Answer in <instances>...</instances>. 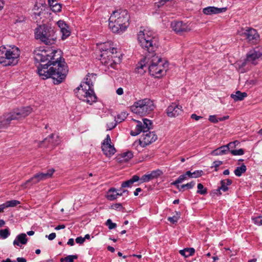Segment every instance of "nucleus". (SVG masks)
Returning <instances> with one entry per match:
<instances>
[{"instance_id":"obj_6","label":"nucleus","mask_w":262,"mask_h":262,"mask_svg":"<svg viewBox=\"0 0 262 262\" xmlns=\"http://www.w3.org/2000/svg\"><path fill=\"white\" fill-rule=\"evenodd\" d=\"M19 56L20 50L15 46L9 49L0 48V63L4 66L16 65L19 60Z\"/></svg>"},{"instance_id":"obj_36","label":"nucleus","mask_w":262,"mask_h":262,"mask_svg":"<svg viewBox=\"0 0 262 262\" xmlns=\"http://www.w3.org/2000/svg\"><path fill=\"white\" fill-rule=\"evenodd\" d=\"M181 213L179 211H176V214L172 216L167 218V220L173 224H176L180 218Z\"/></svg>"},{"instance_id":"obj_13","label":"nucleus","mask_w":262,"mask_h":262,"mask_svg":"<svg viewBox=\"0 0 262 262\" xmlns=\"http://www.w3.org/2000/svg\"><path fill=\"white\" fill-rule=\"evenodd\" d=\"M262 56V48L257 47L250 50L246 55L247 60L253 64L257 63L256 60Z\"/></svg>"},{"instance_id":"obj_18","label":"nucleus","mask_w":262,"mask_h":262,"mask_svg":"<svg viewBox=\"0 0 262 262\" xmlns=\"http://www.w3.org/2000/svg\"><path fill=\"white\" fill-rule=\"evenodd\" d=\"M57 25L62 33L61 39L64 40L71 34L69 26L63 20H60L57 22Z\"/></svg>"},{"instance_id":"obj_46","label":"nucleus","mask_w":262,"mask_h":262,"mask_svg":"<svg viewBox=\"0 0 262 262\" xmlns=\"http://www.w3.org/2000/svg\"><path fill=\"white\" fill-rule=\"evenodd\" d=\"M106 225L108 226V229L110 230L115 228L117 226L116 224L113 223L111 219H108L106 221Z\"/></svg>"},{"instance_id":"obj_49","label":"nucleus","mask_w":262,"mask_h":262,"mask_svg":"<svg viewBox=\"0 0 262 262\" xmlns=\"http://www.w3.org/2000/svg\"><path fill=\"white\" fill-rule=\"evenodd\" d=\"M225 146H226L228 152H231V150H234V148L236 147L235 145L234 144V143H233L232 142L229 143L228 144L225 145Z\"/></svg>"},{"instance_id":"obj_54","label":"nucleus","mask_w":262,"mask_h":262,"mask_svg":"<svg viewBox=\"0 0 262 262\" xmlns=\"http://www.w3.org/2000/svg\"><path fill=\"white\" fill-rule=\"evenodd\" d=\"M117 123H110V124H107V126H108V129L107 130H110L112 129H113L114 128H115L117 125Z\"/></svg>"},{"instance_id":"obj_61","label":"nucleus","mask_w":262,"mask_h":262,"mask_svg":"<svg viewBox=\"0 0 262 262\" xmlns=\"http://www.w3.org/2000/svg\"><path fill=\"white\" fill-rule=\"evenodd\" d=\"M229 118V116H224L223 117L219 118V120H220V121H223L224 120L228 119Z\"/></svg>"},{"instance_id":"obj_56","label":"nucleus","mask_w":262,"mask_h":262,"mask_svg":"<svg viewBox=\"0 0 262 262\" xmlns=\"http://www.w3.org/2000/svg\"><path fill=\"white\" fill-rule=\"evenodd\" d=\"M116 93L119 95H121L123 94V90L122 88H118L117 91Z\"/></svg>"},{"instance_id":"obj_1","label":"nucleus","mask_w":262,"mask_h":262,"mask_svg":"<svg viewBox=\"0 0 262 262\" xmlns=\"http://www.w3.org/2000/svg\"><path fill=\"white\" fill-rule=\"evenodd\" d=\"M61 51L47 48L34 50V59L39 63L37 73L42 79L51 78L54 84H59L66 79L68 73L64 59L61 57Z\"/></svg>"},{"instance_id":"obj_4","label":"nucleus","mask_w":262,"mask_h":262,"mask_svg":"<svg viewBox=\"0 0 262 262\" xmlns=\"http://www.w3.org/2000/svg\"><path fill=\"white\" fill-rule=\"evenodd\" d=\"M101 52L100 60L102 64L108 69H116L117 65L121 61L117 48L113 47L112 42L100 43L99 47Z\"/></svg>"},{"instance_id":"obj_51","label":"nucleus","mask_w":262,"mask_h":262,"mask_svg":"<svg viewBox=\"0 0 262 262\" xmlns=\"http://www.w3.org/2000/svg\"><path fill=\"white\" fill-rule=\"evenodd\" d=\"M75 241H76V243L79 244H82L85 242L84 238H83L82 236L77 237L75 239Z\"/></svg>"},{"instance_id":"obj_9","label":"nucleus","mask_w":262,"mask_h":262,"mask_svg":"<svg viewBox=\"0 0 262 262\" xmlns=\"http://www.w3.org/2000/svg\"><path fill=\"white\" fill-rule=\"evenodd\" d=\"M55 170L53 168H51L48 170L47 172H40L35 174L33 177L28 180L24 184V187H27L28 185H30L37 184L39 182L45 180L48 178H51Z\"/></svg>"},{"instance_id":"obj_53","label":"nucleus","mask_w":262,"mask_h":262,"mask_svg":"<svg viewBox=\"0 0 262 262\" xmlns=\"http://www.w3.org/2000/svg\"><path fill=\"white\" fill-rule=\"evenodd\" d=\"M202 118V117L200 116H198V115H196L195 114H192L191 115V118L192 119H194L196 121L199 120L200 119H201Z\"/></svg>"},{"instance_id":"obj_21","label":"nucleus","mask_w":262,"mask_h":262,"mask_svg":"<svg viewBox=\"0 0 262 262\" xmlns=\"http://www.w3.org/2000/svg\"><path fill=\"white\" fill-rule=\"evenodd\" d=\"M42 142L47 143V147L53 148L59 144L60 141L58 136H56V138L54 139V135L52 134L45 139Z\"/></svg>"},{"instance_id":"obj_31","label":"nucleus","mask_w":262,"mask_h":262,"mask_svg":"<svg viewBox=\"0 0 262 262\" xmlns=\"http://www.w3.org/2000/svg\"><path fill=\"white\" fill-rule=\"evenodd\" d=\"M186 172V175H187L188 178H198L203 176L204 173V171L202 170H195L193 172H191L190 171H187Z\"/></svg>"},{"instance_id":"obj_12","label":"nucleus","mask_w":262,"mask_h":262,"mask_svg":"<svg viewBox=\"0 0 262 262\" xmlns=\"http://www.w3.org/2000/svg\"><path fill=\"white\" fill-rule=\"evenodd\" d=\"M157 139V136L154 132H143L142 137L139 140V144L142 147H145L151 143L155 142Z\"/></svg>"},{"instance_id":"obj_24","label":"nucleus","mask_w":262,"mask_h":262,"mask_svg":"<svg viewBox=\"0 0 262 262\" xmlns=\"http://www.w3.org/2000/svg\"><path fill=\"white\" fill-rule=\"evenodd\" d=\"M116 189L115 188H111L107 191L106 198L108 200L113 201L116 199L118 196L122 195V193H116Z\"/></svg>"},{"instance_id":"obj_55","label":"nucleus","mask_w":262,"mask_h":262,"mask_svg":"<svg viewBox=\"0 0 262 262\" xmlns=\"http://www.w3.org/2000/svg\"><path fill=\"white\" fill-rule=\"evenodd\" d=\"M5 208H7V206L5 203L0 205V213L3 212Z\"/></svg>"},{"instance_id":"obj_44","label":"nucleus","mask_w":262,"mask_h":262,"mask_svg":"<svg viewBox=\"0 0 262 262\" xmlns=\"http://www.w3.org/2000/svg\"><path fill=\"white\" fill-rule=\"evenodd\" d=\"M252 220L253 222L258 226L262 225V216H258L256 217H252Z\"/></svg>"},{"instance_id":"obj_40","label":"nucleus","mask_w":262,"mask_h":262,"mask_svg":"<svg viewBox=\"0 0 262 262\" xmlns=\"http://www.w3.org/2000/svg\"><path fill=\"white\" fill-rule=\"evenodd\" d=\"M197 193L201 195H206L207 193V189L204 187L202 184L199 183L197 185Z\"/></svg>"},{"instance_id":"obj_26","label":"nucleus","mask_w":262,"mask_h":262,"mask_svg":"<svg viewBox=\"0 0 262 262\" xmlns=\"http://www.w3.org/2000/svg\"><path fill=\"white\" fill-rule=\"evenodd\" d=\"M248 95L246 92H242L240 91H236L235 93L232 94L231 95V97L235 101H242L245 98L247 97Z\"/></svg>"},{"instance_id":"obj_38","label":"nucleus","mask_w":262,"mask_h":262,"mask_svg":"<svg viewBox=\"0 0 262 262\" xmlns=\"http://www.w3.org/2000/svg\"><path fill=\"white\" fill-rule=\"evenodd\" d=\"M51 9L54 12H59L61 10V5L59 3H55L53 4H49Z\"/></svg>"},{"instance_id":"obj_63","label":"nucleus","mask_w":262,"mask_h":262,"mask_svg":"<svg viewBox=\"0 0 262 262\" xmlns=\"http://www.w3.org/2000/svg\"><path fill=\"white\" fill-rule=\"evenodd\" d=\"M4 6V3L3 0H0V10H1Z\"/></svg>"},{"instance_id":"obj_57","label":"nucleus","mask_w":262,"mask_h":262,"mask_svg":"<svg viewBox=\"0 0 262 262\" xmlns=\"http://www.w3.org/2000/svg\"><path fill=\"white\" fill-rule=\"evenodd\" d=\"M67 244L71 246H72L73 245H74V240L73 238H70L67 243Z\"/></svg>"},{"instance_id":"obj_2","label":"nucleus","mask_w":262,"mask_h":262,"mask_svg":"<svg viewBox=\"0 0 262 262\" xmlns=\"http://www.w3.org/2000/svg\"><path fill=\"white\" fill-rule=\"evenodd\" d=\"M139 43L142 48L148 54L139 63L137 69L143 70L147 68L149 74L155 78H160L166 74L168 62L157 55L155 52L159 46V37L151 31L144 30L138 35Z\"/></svg>"},{"instance_id":"obj_17","label":"nucleus","mask_w":262,"mask_h":262,"mask_svg":"<svg viewBox=\"0 0 262 262\" xmlns=\"http://www.w3.org/2000/svg\"><path fill=\"white\" fill-rule=\"evenodd\" d=\"M11 113L5 114L0 117V132L8 127L12 120H14Z\"/></svg>"},{"instance_id":"obj_43","label":"nucleus","mask_w":262,"mask_h":262,"mask_svg":"<svg viewBox=\"0 0 262 262\" xmlns=\"http://www.w3.org/2000/svg\"><path fill=\"white\" fill-rule=\"evenodd\" d=\"M195 185V183L194 181H191L189 183H188L186 184H183L181 186V188H178L179 190L180 191H181V189H183L184 188H187V189H191Z\"/></svg>"},{"instance_id":"obj_25","label":"nucleus","mask_w":262,"mask_h":262,"mask_svg":"<svg viewBox=\"0 0 262 262\" xmlns=\"http://www.w3.org/2000/svg\"><path fill=\"white\" fill-rule=\"evenodd\" d=\"M139 180L140 179L138 176L134 175L129 180L123 182L121 184V187H130L135 182H138Z\"/></svg>"},{"instance_id":"obj_47","label":"nucleus","mask_w":262,"mask_h":262,"mask_svg":"<svg viewBox=\"0 0 262 262\" xmlns=\"http://www.w3.org/2000/svg\"><path fill=\"white\" fill-rule=\"evenodd\" d=\"M111 208L115 209V210H118L119 211L124 209V208L123 207V206L122 205V204H121V203L113 204L111 206Z\"/></svg>"},{"instance_id":"obj_58","label":"nucleus","mask_w":262,"mask_h":262,"mask_svg":"<svg viewBox=\"0 0 262 262\" xmlns=\"http://www.w3.org/2000/svg\"><path fill=\"white\" fill-rule=\"evenodd\" d=\"M66 227V226L63 224L62 225H59L58 226H56L55 228V230H58L62 229H64Z\"/></svg>"},{"instance_id":"obj_48","label":"nucleus","mask_w":262,"mask_h":262,"mask_svg":"<svg viewBox=\"0 0 262 262\" xmlns=\"http://www.w3.org/2000/svg\"><path fill=\"white\" fill-rule=\"evenodd\" d=\"M208 120L213 123H217L220 121L219 118H217L216 115H210Z\"/></svg>"},{"instance_id":"obj_29","label":"nucleus","mask_w":262,"mask_h":262,"mask_svg":"<svg viewBox=\"0 0 262 262\" xmlns=\"http://www.w3.org/2000/svg\"><path fill=\"white\" fill-rule=\"evenodd\" d=\"M137 123V124L136 126V129L135 130H132L130 132V135L132 136H136L138 135L140 133H143V126L142 125V123L141 121L138 120H134Z\"/></svg>"},{"instance_id":"obj_64","label":"nucleus","mask_w":262,"mask_h":262,"mask_svg":"<svg viewBox=\"0 0 262 262\" xmlns=\"http://www.w3.org/2000/svg\"><path fill=\"white\" fill-rule=\"evenodd\" d=\"M27 234L29 236H32L34 234V231L32 230L29 231L27 232Z\"/></svg>"},{"instance_id":"obj_34","label":"nucleus","mask_w":262,"mask_h":262,"mask_svg":"<svg viewBox=\"0 0 262 262\" xmlns=\"http://www.w3.org/2000/svg\"><path fill=\"white\" fill-rule=\"evenodd\" d=\"M128 114L126 112H122L118 114L115 117V121L117 123H119L123 121L127 117Z\"/></svg>"},{"instance_id":"obj_22","label":"nucleus","mask_w":262,"mask_h":262,"mask_svg":"<svg viewBox=\"0 0 262 262\" xmlns=\"http://www.w3.org/2000/svg\"><path fill=\"white\" fill-rule=\"evenodd\" d=\"M232 183V181L231 179L222 180L220 182L221 186L216 189V191H219V195H221V190L223 192L227 191L229 190L228 186L231 185Z\"/></svg>"},{"instance_id":"obj_60","label":"nucleus","mask_w":262,"mask_h":262,"mask_svg":"<svg viewBox=\"0 0 262 262\" xmlns=\"http://www.w3.org/2000/svg\"><path fill=\"white\" fill-rule=\"evenodd\" d=\"M141 191L142 189L141 188H136L135 191H134V195L137 196L139 194V192H141Z\"/></svg>"},{"instance_id":"obj_11","label":"nucleus","mask_w":262,"mask_h":262,"mask_svg":"<svg viewBox=\"0 0 262 262\" xmlns=\"http://www.w3.org/2000/svg\"><path fill=\"white\" fill-rule=\"evenodd\" d=\"M101 149L104 155L107 157L112 156L116 151L113 145L111 144V139L109 135H107L106 138L102 143Z\"/></svg>"},{"instance_id":"obj_5","label":"nucleus","mask_w":262,"mask_h":262,"mask_svg":"<svg viewBox=\"0 0 262 262\" xmlns=\"http://www.w3.org/2000/svg\"><path fill=\"white\" fill-rule=\"evenodd\" d=\"M129 15L125 9L114 11L109 18L108 26L113 32L122 34L129 26Z\"/></svg>"},{"instance_id":"obj_16","label":"nucleus","mask_w":262,"mask_h":262,"mask_svg":"<svg viewBox=\"0 0 262 262\" xmlns=\"http://www.w3.org/2000/svg\"><path fill=\"white\" fill-rule=\"evenodd\" d=\"M243 34L247 40L251 43L256 42L259 38V35L256 30L251 28L246 29Z\"/></svg>"},{"instance_id":"obj_62","label":"nucleus","mask_w":262,"mask_h":262,"mask_svg":"<svg viewBox=\"0 0 262 262\" xmlns=\"http://www.w3.org/2000/svg\"><path fill=\"white\" fill-rule=\"evenodd\" d=\"M107 249L111 252H115V248L112 246H107Z\"/></svg>"},{"instance_id":"obj_14","label":"nucleus","mask_w":262,"mask_h":262,"mask_svg":"<svg viewBox=\"0 0 262 262\" xmlns=\"http://www.w3.org/2000/svg\"><path fill=\"white\" fill-rule=\"evenodd\" d=\"M32 111V108L30 106H26L17 109L10 113L13 118H16L15 120H19L28 116Z\"/></svg>"},{"instance_id":"obj_8","label":"nucleus","mask_w":262,"mask_h":262,"mask_svg":"<svg viewBox=\"0 0 262 262\" xmlns=\"http://www.w3.org/2000/svg\"><path fill=\"white\" fill-rule=\"evenodd\" d=\"M155 107L152 100L145 98L135 102L131 106L130 109L134 113L141 116H145L151 113Z\"/></svg>"},{"instance_id":"obj_15","label":"nucleus","mask_w":262,"mask_h":262,"mask_svg":"<svg viewBox=\"0 0 262 262\" xmlns=\"http://www.w3.org/2000/svg\"><path fill=\"white\" fill-rule=\"evenodd\" d=\"M166 111L167 115L169 117H176L183 112L182 106L176 103H172L168 106Z\"/></svg>"},{"instance_id":"obj_23","label":"nucleus","mask_w":262,"mask_h":262,"mask_svg":"<svg viewBox=\"0 0 262 262\" xmlns=\"http://www.w3.org/2000/svg\"><path fill=\"white\" fill-rule=\"evenodd\" d=\"M28 242V238L25 233H20L17 235L15 239L13 241L14 246H18L21 247L20 244L26 245Z\"/></svg>"},{"instance_id":"obj_28","label":"nucleus","mask_w":262,"mask_h":262,"mask_svg":"<svg viewBox=\"0 0 262 262\" xmlns=\"http://www.w3.org/2000/svg\"><path fill=\"white\" fill-rule=\"evenodd\" d=\"M248 62H249L246 58L245 60L239 61L236 63V67L240 73H244L247 71L245 67Z\"/></svg>"},{"instance_id":"obj_41","label":"nucleus","mask_w":262,"mask_h":262,"mask_svg":"<svg viewBox=\"0 0 262 262\" xmlns=\"http://www.w3.org/2000/svg\"><path fill=\"white\" fill-rule=\"evenodd\" d=\"M10 235L9 228L0 230V236L3 239L7 238Z\"/></svg>"},{"instance_id":"obj_19","label":"nucleus","mask_w":262,"mask_h":262,"mask_svg":"<svg viewBox=\"0 0 262 262\" xmlns=\"http://www.w3.org/2000/svg\"><path fill=\"white\" fill-rule=\"evenodd\" d=\"M163 173L162 171L160 169L152 171L150 173L145 174L143 175L140 179V183L144 182H148L149 181L157 178Z\"/></svg>"},{"instance_id":"obj_10","label":"nucleus","mask_w":262,"mask_h":262,"mask_svg":"<svg viewBox=\"0 0 262 262\" xmlns=\"http://www.w3.org/2000/svg\"><path fill=\"white\" fill-rule=\"evenodd\" d=\"M170 27L172 30L178 35H182L183 33L188 32L190 31V28L187 23L182 21H172L171 23Z\"/></svg>"},{"instance_id":"obj_50","label":"nucleus","mask_w":262,"mask_h":262,"mask_svg":"<svg viewBox=\"0 0 262 262\" xmlns=\"http://www.w3.org/2000/svg\"><path fill=\"white\" fill-rule=\"evenodd\" d=\"M223 164V162L221 161H215L212 163V166L211 167V168L214 167L215 171H217V167Z\"/></svg>"},{"instance_id":"obj_45","label":"nucleus","mask_w":262,"mask_h":262,"mask_svg":"<svg viewBox=\"0 0 262 262\" xmlns=\"http://www.w3.org/2000/svg\"><path fill=\"white\" fill-rule=\"evenodd\" d=\"M244 150L242 148L231 150V154L233 156H241L244 154Z\"/></svg>"},{"instance_id":"obj_52","label":"nucleus","mask_w":262,"mask_h":262,"mask_svg":"<svg viewBox=\"0 0 262 262\" xmlns=\"http://www.w3.org/2000/svg\"><path fill=\"white\" fill-rule=\"evenodd\" d=\"M46 237H48V239L50 241L53 240L56 237V233H51L49 235H46Z\"/></svg>"},{"instance_id":"obj_37","label":"nucleus","mask_w":262,"mask_h":262,"mask_svg":"<svg viewBox=\"0 0 262 262\" xmlns=\"http://www.w3.org/2000/svg\"><path fill=\"white\" fill-rule=\"evenodd\" d=\"M143 123H142V125L143 126V132L146 131L147 130V132L149 131V129L151 128L152 126V122L150 120H148L147 119H143Z\"/></svg>"},{"instance_id":"obj_20","label":"nucleus","mask_w":262,"mask_h":262,"mask_svg":"<svg viewBox=\"0 0 262 262\" xmlns=\"http://www.w3.org/2000/svg\"><path fill=\"white\" fill-rule=\"evenodd\" d=\"M226 10V7L219 8L214 6H208L203 9V13L205 15H211L225 12Z\"/></svg>"},{"instance_id":"obj_3","label":"nucleus","mask_w":262,"mask_h":262,"mask_svg":"<svg viewBox=\"0 0 262 262\" xmlns=\"http://www.w3.org/2000/svg\"><path fill=\"white\" fill-rule=\"evenodd\" d=\"M96 76L95 74L88 73L84 81L74 90L75 94L79 99L90 105L97 101V97L93 89V81L90 78L92 77L95 79Z\"/></svg>"},{"instance_id":"obj_35","label":"nucleus","mask_w":262,"mask_h":262,"mask_svg":"<svg viewBox=\"0 0 262 262\" xmlns=\"http://www.w3.org/2000/svg\"><path fill=\"white\" fill-rule=\"evenodd\" d=\"M120 157L122 159L121 161H128L133 157V154L131 151H127L126 152L121 153Z\"/></svg>"},{"instance_id":"obj_39","label":"nucleus","mask_w":262,"mask_h":262,"mask_svg":"<svg viewBox=\"0 0 262 262\" xmlns=\"http://www.w3.org/2000/svg\"><path fill=\"white\" fill-rule=\"evenodd\" d=\"M78 258L77 255H70L60 258V262H73L74 259Z\"/></svg>"},{"instance_id":"obj_33","label":"nucleus","mask_w":262,"mask_h":262,"mask_svg":"<svg viewBox=\"0 0 262 262\" xmlns=\"http://www.w3.org/2000/svg\"><path fill=\"white\" fill-rule=\"evenodd\" d=\"M247 168L244 164H242L241 166L237 167L234 171V173L237 177H240L246 172Z\"/></svg>"},{"instance_id":"obj_59","label":"nucleus","mask_w":262,"mask_h":262,"mask_svg":"<svg viewBox=\"0 0 262 262\" xmlns=\"http://www.w3.org/2000/svg\"><path fill=\"white\" fill-rule=\"evenodd\" d=\"M16 260L17 262H27V260L24 257H17Z\"/></svg>"},{"instance_id":"obj_27","label":"nucleus","mask_w":262,"mask_h":262,"mask_svg":"<svg viewBox=\"0 0 262 262\" xmlns=\"http://www.w3.org/2000/svg\"><path fill=\"white\" fill-rule=\"evenodd\" d=\"M228 153L226 146L225 145L221 146L211 151V155L213 156H221L226 155Z\"/></svg>"},{"instance_id":"obj_42","label":"nucleus","mask_w":262,"mask_h":262,"mask_svg":"<svg viewBox=\"0 0 262 262\" xmlns=\"http://www.w3.org/2000/svg\"><path fill=\"white\" fill-rule=\"evenodd\" d=\"M7 208L13 207L20 204V202L17 200H11L5 202Z\"/></svg>"},{"instance_id":"obj_32","label":"nucleus","mask_w":262,"mask_h":262,"mask_svg":"<svg viewBox=\"0 0 262 262\" xmlns=\"http://www.w3.org/2000/svg\"><path fill=\"white\" fill-rule=\"evenodd\" d=\"M188 179L187 175H186V172L184 174L180 175L178 178L176 180L174 181L171 183V184L177 186V188H179V184L182 183L185 180Z\"/></svg>"},{"instance_id":"obj_30","label":"nucleus","mask_w":262,"mask_h":262,"mask_svg":"<svg viewBox=\"0 0 262 262\" xmlns=\"http://www.w3.org/2000/svg\"><path fill=\"white\" fill-rule=\"evenodd\" d=\"M179 252L185 257H188L194 254L195 250L193 248H186L181 250Z\"/></svg>"},{"instance_id":"obj_7","label":"nucleus","mask_w":262,"mask_h":262,"mask_svg":"<svg viewBox=\"0 0 262 262\" xmlns=\"http://www.w3.org/2000/svg\"><path fill=\"white\" fill-rule=\"evenodd\" d=\"M35 38L46 45H52L57 39L55 31L51 27L46 25L39 26L35 32Z\"/></svg>"}]
</instances>
